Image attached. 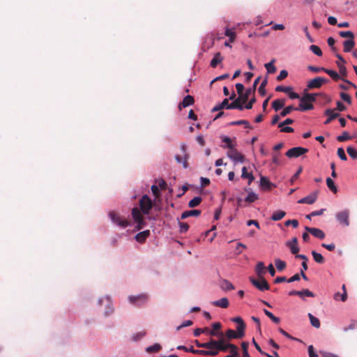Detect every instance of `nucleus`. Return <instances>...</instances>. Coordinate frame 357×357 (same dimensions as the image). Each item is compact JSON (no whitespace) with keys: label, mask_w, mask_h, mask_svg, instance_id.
I'll return each mask as SVG.
<instances>
[{"label":"nucleus","mask_w":357,"mask_h":357,"mask_svg":"<svg viewBox=\"0 0 357 357\" xmlns=\"http://www.w3.org/2000/svg\"><path fill=\"white\" fill-rule=\"evenodd\" d=\"M139 204L140 209H139L137 207L133 208L132 210V216L134 221L137 225V229L139 230V229H143L146 225V222L144 220V218H143V215H142L141 211L144 215L149 214V212L153 207V202L148 195H144L139 199Z\"/></svg>","instance_id":"f257e3e1"},{"label":"nucleus","mask_w":357,"mask_h":357,"mask_svg":"<svg viewBox=\"0 0 357 357\" xmlns=\"http://www.w3.org/2000/svg\"><path fill=\"white\" fill-rule=\"evenodd\" d=\"M231 343L227 342L223 336L220 337L218 340L212 338L211 349L216 351L215 356H217L220 351H227L231 347Z\"/></svg>","instance_id":"f03ea898"},{"label":"nucleus","mask_w":357,"mask_h":357,"mask_svg":"<svg viewBox=\"0 0 357 357\" xmlns=\"http://www.w3.org/2000/svg\"><path fill=\"white\" fill-rule=\"evenodd\" d=\"M109 216L113 223L122 228H126L130 225V222L126 218L120 215L119 213H117L115 211H110Z\"/></svg>","instance_id":"7ed1b4c3"},{"label":"nucleus","mask_w":357,"mask_h":357,"mask_svg":"<svg viewBox=\"0 0 357 357\" xmlns=\"http://www.w3.org/2000/svg\"><path fill=\"white\" fill-rule=\"evenodd\" d=\"M250 282L259 290L265 291L269 289V284L264 278H259V280L254 278H250Z\"/></svg>","instance_id":"20e7f679"},{"label":"nucleus","mask_w":357,"mask_h":357,"mask_svg":"<svg viewBox=\"0 0 357 357\" xmlns=\"http://www.w3.org/2000/svg\"><path fill=\"white\" fill-rule=\"evenodd\" d=\"M308 152V149L300 146L294 147L289 149L285 155L288 158H298Z\"/></svg>","instance_id":"39448f33"},{"label":"nucleus","mask_w":357,"mask_h":357,"mask_svg":"<svg viewBox=\"0 0 357 357\" xmlns=\"http://www.w3.org/2000/svg\"><path fill=\"white\" fill-rule=\"evenodd\" d=\"M231 321L237 324L236 332L237 333V335H238V337L243 338L245 335V329L246 327L244 321L240 317H234L231 319Z\"/></svg>","instance_id":"423d86ee"},{"label":"nucleus","mask_w":357,"mask_h":357,"mask_svg":"<svg viewBox=\"0 0 357 357\" xmlns=\"http://www.w3.org/2000/svg\"><path fill=\"white\" fill-rule=\"evenodd\" d=\"M349 211L348 209H345L342 211L336 214V218L338 222L344 225L349 226Z\"/></svg>","instance_id":"0eeeda50"},{"label":"nucleus","mask_w":357,"mask_h":357,"mask_svg":"<svg viewBox=\"0 0 357 357\" xmlns=\"http://www.w3.org/2000/svg\"><path fill=\"white\" fill-rule=\"evenodd\" d=\"M328 80L326 78L317 77L312 80H310L307 86L310 89H319L320 88L324 83L327 82Z\"/></svg>","instance_id":"6e6552de"},{"label":"nucleus","mask_w":357,"mask_h":357,"mask_svg":"<svg viewBox=\"0 0 357 357\" xmlns=\"http://www.w3.org/2000/svg\"><path fill=\"white\" fill-rule=\"evenodd\" d=\"M227 156L235 162H243L245 160V156L235 149H231V150H229L227 152Z\"/></svg>","instance_id":"1a4fd4ad"},{"label":"nucleus","mask_w":357,"mask_h":357,"mask_svg":"<svg viewBox=\"0 0 357 357\" xmlns=\"http://www.w3.org/2000/svg\"><path fill=\"white\" fill-rule=\"evenodd\" d=\"M148 296L145 294H143L135 296H130L129 301L130 303L136 305L140 306L146 303L148 301Z\"/></svg>","instance_id":"9d476101"},{"label":"nucleus","mask_w":357,"mask_h":357,"mask_svg":"<svg viewBox=\"0 0 357 357\" xmlns=\"http://www.w3.org/2000/svg\"><path fill=\"white\" fill-rule=\"evenodd\" d=\"M245 102H243V96H238L237 98L234 100V102L229 104L227 106V109H237L238 110H243L244 109L243 104Z\"/></svg>","instance_id":"9b49d317"},{"label":"nucleus","mask_w":357,"mask_h":357,"mask_svg":"<svg viewBox=\"0 0 357 357\" xmlns=\"http://www.w3.org/2000/svg\"><path fill=\"white\" fill-rule=\"evenodd\" d=\"M336 64L339 68V71H340V79L342 80H343L344 82H345L347 84L352 86L354 88H356V86L353 84L352 82H351L350 81L347 80V79H345L344 77L347 76V68L346 67L344 66V64L342 63H340V62L338 61H336Z\"/></svg>","instance_id":"f8f14e48"},{"label":"nucleus","mask_w":357,"mask_h":357,"mask_svg":"<svg viewBox=\"0 0 357 357\" xmlns=\"http://www.w3.org/2000/svg\"><path fill=\"white\" fill-rule=\"evenodd\" d=\"M318 197V192H314L309 195L299 199L298 203L299 204H312L315 202Z\"/></svg>","instance_id":"ddd939ff"},{"label":"nucleus","mask_w":357,"mask_h":357,"mask_svg":"<svg viewBox=\"0 0 357 357\" xmlns=\"http://www.w3.org/2000/svg\"><path fill=\"white\" fill-rule=\"evenodd\" d=\"M260 80V77H258L254 82L253 86L252 88L248 89L244 93L243 97V102H247L250 96L254 95L256 91L257 86Z\"/></svg>","instance_id":"4468645a"},{"label":"nucleus","mask_w":357,"mask_h":357,"mask_svg":"<svg viewBox=\"0 0 357 357\" xmlns=\"http://www.w3.org/2000/svg\"><path fill=\"white\" fill-rule=\"evenodd\" d=\"M305 229L314 237H317L319 239H324L325 238L324 232L320 229L309 227H305Z\"/></svg>","instance_id":"2eb2a0df"},{"label":"nucleus","mask_w":357,"mask_h":357,"mask_svg":"<svg viewBox=\"0 0 357 357\" xmlns=\"http://www.w3.org/2000/svg\"><path fill=\"white\" fill-rule=\"evenodd\" d=\"M222 327V324L220 322H215L212 324V330L208 332V334L211 336H217L222 337L223 336V333L221 332H217V331L220 330Z\"/></svg>","instance_id":"dca6fc26"},{"label":"nucleus","mask_w":357,"mask_h":357,"mask_svg":"<svg viewBox=\"0 0 357 357\" xmlns=\"http://www.w3.org/2000/svg\"><path fill=\"white\" fill-rule=\"evenodd\" d=\"M325 115L328 116V119L324 122V124L327 125L330 123L333 119H336L340 116L339 113H336L334 112V109H327L325 112Z\"/></svg>","instance_id":"f3484780"},{"label":"nucleus","mask_w":357,"mask_h":357,"mask_svg":"<svg viewBox=\"0 0 357 357\" xmlns=\"http://www.w3.org/2000/svg\"><path fill=\"white\" fill-rule=\"evenodd\" d=\"M194 98L190 95H188L185 97H184L182 102H180L178 105V109L181 110L182 107H186L190 105H192L194 104Z\"/></svg>","instance_id":"a211bd4d"},{"label":"nucleus","mask_w":357,"mask_h":357,"mask_svg":"<svg viewBox=\"0 0 357 357\" xmlns=\"http://www.w3.org/2000/svg\"><path fill=\"white\" fill-rule=\"evenodd\" d=\"M223 61V56H222L220 52H217L215 54L213 58L210 62L211 67L215 68L220 63Z\"/></svg>","instance_id":"6ab92c4d"},{"label":"nucleus","mask_w":357,"mask_h":357,"mask_svg":"<svg viewBox=\"0 0 357 357\" xmlns=\"http://www.w3.org/2000/svg\"><path fill=\"white\" fill-rule=\"evenodd\" d=\"M214 306L227 308L229 306V301L227 298H222L220 300L215 301L212 303Z\"/></svg>","instance_id":"aec40b11"},{"label":"nucleus","mask_w":357,"mask_h":357,"mask_svg":"<svg viewBox=\"0 0 357 357\" xmlns=\"http://www.w3.org/2000/svg\"><path fill=\"white\" fill-rule=\"evenodd\" d=\"M223 337L225 338L226 340H231L232 339H241V337H238V335H237V333L232 330V329H228L225 334V336Z\"/></svg>","instance_id":"412c9836"},{"label":"nucleus","mask_w":357,"mask_h":357,"mask_svg":"<svg viewBox=\"0 0 357 357\" xmlns=\"http://www.w3.org/2000/svg\"><path fill=\"white\" fill-rule=\"evenodd\" d=\"M201 214V211L197 209L185 211H184L181 216V219H185L190 216H199Z\"/></svg>","instance_id":"4be33fe9"},{"label":"nucleus","mask_w":357,"mask_h":357,"mask_svg":"<svg viewBox=\"0 0 357 357\" xmlns=\"http://www.w3.org/2000/svg\"><path fill=\"white\" fill-rule=\"evenodd\" d=\"M150 235V231L149 230H145L142 232L138 233L135 236V239L139 243H144L146 238Z\"/></svg>","instance_id":"5701e85b"},{"label":"nucleus","mask_w":357,"mask_h":357,"mask_svg":"<svg viewBox=\"0 0 357 357\" xmlns=\"http://www.w3.org/2000/svg\"><path fill=\"white\" fill-rule=\"evenodd\" d=\"M255 272L259 277V278H264L263 275L265 274V266L263 262L259 261L257 263L256 268H255Z\"/></svg>","instance_id":"b1692460"},{"label":"nucleus","mask_w":357,"mask_h":357,"mask_svg":"<svg viewBox=\"0 0 357 357\" xmlns=\"http://www.w3.org/2000/svg\"><path fill=\"white\" fill-rule=\"evenodd\" d=\"M317 93H305L304 96L301 98V102H313L316 100V98L317 96Z\"/></svg>","instance_id":"393cba45"},{"label":"nucleus","mask_w":357,"mask_h":357,"mask_svg":"<svg viewBox=\"0 0 357 357\" xmlns=\"http://www.w3.org/2000/svg\"><path fill=\"white\" fill-rule=\"evenodd\" d=\"M355 45L354 38L345 40L343 43L344 52H349Z\"/></svg>","instance_id":"a878e982"},{"label":"nucleus","mask_w":357,"mask_h":357,"mask_svg":"<svg viewBox=\"0 0 357 357\" xmlns=\"http://www.w3.org/2000/svg\"><path fill=\"white\" fill-rule=\"evenodd\" d=\"M284 105L285 100L284 99H276L272 102V107L276 112L282 109Z\"/></svg>","instance_id":"bb28decb"},{"label":"nucleus","mask_w":357,"mask_h":357,"mask_svg":"<svg viewBox=\"0 0 357 357\" xmlns=\"http://www.w3.org/2000/svg\"><path fill=\"white\" fill-rule=\"evenodd\" d=\"M313 108H314V106L311 102L300 101V104H299V106L297 109L299 111L304 112V111L312 109Z\"/></svg>","instance_id":"cd10ccee"},{"label":"nucleus","mask_w":357,"mask_h":357,"mask_svg":"<svg viewBox=\"0 0 357 357\" xmlns=\"http://www.w3.org/2000/svg\"><path fill=\"white\" fill-rule=\"evenodd\" d=\"M241 177L243 178H248L249 180V181H248L249 185L252 182V181L255 178L252 174L248 172V169H247L246 167H243L242 168Z\"/></svg>","instance_id":"c85d7f7f"},{"label":"nucleus","mask_w":357,"mask_h":357,"mask_svg":"<svg viewBox=\"0 0 357 357\" xmlns=\"http://www.w3.org/2000/svg\"><path fill=\"white\" fill-rule=\"evenodd\" d=\"M260 185L264 189H271L273 183L265 176H261Z\"/></svg>","instance_id":"c756f323"},{"label":"nucleus","mask_w":357,"mask_h":357,"mask_svg":"<svg viewBox=\"0 0 357 357\" xmlns=\"http://www.w3.org/2000/svg\"><path fill=\"white\" fill-rule=\"evenodd\" d=\"M286 215V213L283 211H276L273 212L271 220L273 221H278L282 219Z\"/></svg>","instance_id":"7c9ffc66"},{"label":"nucleus","mask_w":357,"mask_h":357,"mask_svg":"<svg viewBox=\"0 0 357 357\" xmlns=\"http://www.w3.org/2000/svg\"><path fill=\"white\" fill-rule=\"evenodd\" d=\"M225 35L229 37V40L230 43H234L236 39V32L229 28H226L225 31Z\"/></svg>","instance_id":"2f4dec72"},{"label":"nucleus","mask_w":357,"mask_h":357,"mask_svg":"<svg viewBox=\"0 0 357 357\" xmlns=\"http://www.w3.org/2000/svg\"><path fill=\"white\" fill-rule=\"evenodd\" d=\"M215 353L216 351H214L213 349H206L204 350L198 349V351H197V354L210 356H215Z\"/></svg>","instance_id":"473e14b6"},{"label":"nucleus","mask_w":357,"mask_h":357,"mask_svg":"<svg viewBox=\"0 0 357 357\" xmlns=\"http://www.w3.org/2000/svg\"><path fill=\"white\" fill-rule=\"evenodd\" d=\"M220 287L222 289L225 291L234 289V285L227 280H224L221 282Z\"/></svg>","instance_id":"72a5a7b5"},{"label":"nucleus","mask_w":357,"mask_h":357,"mask_svg":"<svg viewBox=\"0 0 357 357\" xmlns=\"http://www.w3.org/2000/svg\"><path fill=\"white\" fill-rule=\"evenodd\" d=\"M221 139L222 142L226 144L224 148H228L229 149V150H231V149H234L235 144H233L231 139L229 137L222 136Z\"/></svg>","instance_id":"f704fd0d"},{"label":"nucleus","mask_w":357,"mask_h":357,"mask_svg":"<svg viewBox=\"0 0 357 357\" xmlns=\"http://www.w3.org/2000/svg\"><path fill=\"white\" fill-rule=\"evenodd\" d=\"M211 342L212 338H210L208 342L204 343L199 342L197 340H195V344L197 347L204 349H211Z\"/></svg>","instance_id":"c9c22d12"},{"label":"nucleus","mask_w":357,"mask_h":357,"mask_svg":"<svg viewBox=\"0 0 357 357\" xmlns=\"http://www.w3.org/2000/svg\"><path fill=\"white\" fill-rule=\"evenodd\" d=\"M326 185L328 186V188L333 192V193H337V188L334 183V181H333L332 178H331L330 177H328L326 178Z\"/></svg>","instance_id":"e433bc0d"},{"label":"nucleus","mask_w":357,"mask_h":357,"mask_svg":"<svg viewBox=\"0 0 357 357\" xmlns=\"http://www.w3.org/2000/svg\"><path fill=\"white\" fill-rule=\"evenodd\" d=\"M308 317H309L310 324H312V326L316 328H319L321 326L319 319L314 317L311 313L308 314Z\"/></svg>","instance_id":"4c0bfd02"},{"label":"nucleus","mask_w":357,"mask_h":357,"mask_svg":"<svg viewBox=\"0 0 357 357\" xmlns=\"http://www.w3.org/2000/svg\"><path fill=\"white\" fill-rule=\"evenodd\" d=\"M227 106H228V99L225 98L222 100V102L215 106L213 109H212V112H217V111H220L224 108H226L227 109Z\"/></svg>","instance_id":"58836bf2"},{"label":"nucleus","mask_w":357,"mask_h":357,"mask_svg":"<svg viewBox=\"0 0 357 357\" xmlns=\"http://www.w3.org/2000/svg\"><path fill=\"white\" fill-rule=\"evenodd\" d=\"M275 59L264 65L268 73L273 74L276 71V67L274 66Z\"/></svg>","instance_id":"ea45409f"},{"label":"nucleus","mask_w":357,"mask_h":357,"mask_svg":"<svg viewBox=\"0 0 357 357\" xmlns=\"http://www.w3.org/2000/svg\"><path fill=\"white\" fill-rule=\"evenodd\" d=\"M324 73L328 74L335 81L340 79V75L335 70L326 68Z\"/></svg>","instance_id":"a19ab883"},{"label":"nucleus","mask_w":357,"mask_h":357,"mask_svg":"<svg viewBox=\"0 0 357 357\" xmlns=\"http://www.w3.org/2000/svg\"><path fill=\"white\" fill-rule=\"evenodd\" d=\"M275 265L279 271H283L286 268V262L281 260L280 259H275Z\"/></svg>","instance_id":"79ce46f5"},{"label":"nucleus","mask_w":357,"mask_h":357,"mask_svg":"<svg viewBox=\"0 0 357 357\" xmlns=\"http://www.w3.org/2000/svg\"><path fill=\"white\" fill-rule=\"evenodd\" d=\"M312 255L314 258V260L319 263V264H324L325 260H324V257L320 254V253H318L315 251H312Z\"/></svg>","instance_id":"37998d69"},{"label":"nucleus","mask_w":357,"mask_h":357,"mask_svg":"<svg viewBox=\"0 0 357 357\" xmlns=\"http://www.w3.org/2000/svg\"><path fill=\"white\" fill-rule=\"evenodd\" d=\"M258 198V195L255 192H250L248 195L245 199V201L250 204L257 200Z\"/></svg>","instance_id":"c03bdc74"},{"label":"nucleus","mask_w":357,"mask_h":357,"mask_svg":"<svg viewBox=\"0 0 357 357\" xmlns=\"http://www.w3.org/2000/svg\"><path fill=\"white\" fill-rule=\"evenodd\" d=\"M202 197H195L192 199H191L188 203V206L190 208H194L199 205L202 202Z\"/></svg>","instance_id":"a18cd8bd"},{"label":"nucleus","mask_w":357,"mask_h":357,"mask_svg":"<svg viewBox=\"0 0 357 357\" xmlns=\"http://www.w3.org/2000/svg\"><path fill=\"white\" fill-rule=\"evenodd\" d=\"M162 347L160 344L155 343L152 346H150L146 349V351L149 353H156L161 349Z\"/></svg>","instance_id":"49530a36"},{"label":"nucleus","mask_w":357,"mask_h":357,"mask_svg":"<svg viewBox=\"0 0 357 357\" xmlns=\"http://www.w3.org/2000/svg\"><path fill=\"white\" fill-rule=\"evenodd\" d=\"M298 107H294L293 105H289L283 109V110L280 112V116L284 117L291 112L293 110H297Z\"/></svg>","instance_id":"de8ad7c7"},{"label":"nucleus","mask_w":357,"mask_h":357,"mask_svg":"<svg viewBox=\"0 0 357 357\" xmlns=\"http://www.w3.org/2000/svg\"><path fill=\"white\" fill-rule=\"evenodd\" d=\"M264 314L271 319L274 323L278 324L280 322V319L275 316L273 315V314L266 309H264Z\"/></svg>","instance_id":"09e8293b"},{"label":"nucleus","mask_w":357,"mask_h":357,"mask_svg":"<svg viewBox=\"0 0 357 357\" xmlns=\"http://www.w3.org/2000/svg\"><path fill=\"white\" fill-rule=\"evenodd\" d=\"M268 80L267 79H264L262 82L261 83V85L259 87L258 91L261 96H264L266 94V90L265 87L267 85Z\"/></svg>","instance_id":"8fccbe9b"},{"label":"nucleus","mask_w":357,"mask_h":357,"mask_svg":"<svg viewBox=\"0 0 357 357\" xmlns=\"http://www.w3.org/2000/svg\"><path fill=\"white\" fill-rule=\"evenodd\" d=\"M248 346L249 343L248 342H243L241 343V347L243 349V357H250L248 351Z\"/></svg>","instance_id":"3c124183"},{"label":"nucleus","mask_w":357,"mask_h":357,"mask_svg":"<svg viewBox=\"0 0 357 357\" xmlns=\"http://www.w3.org/2000/svg\"><path fill=\"white\" fill-rule=\"evenodd\" d=\"M310 50L317 56H321L322 55L321 50L315 45H312L310 46Z\"/></svg>","instance_id":"603ef678"},{"label":"nucleus","mask_w":357,"mask_h":357,"mask_svg":"<svg viewBox=\"0 0 357 357\" xmlns=\"http://www.w3.org/2000/svg\"><path fill=\"white\" fill-rule=\"evenodd\" d=\"M104 301H105L106 305L108 307V310H107L105 312V315L107 316V315H109L113 311V310H112V308L110 306V301L108 298H106L105 300L100 299V300H99L98 303H99V304H101V303H102Z\"/></svg>","instance_id":"864d4df0"},{"label":"nucleus","mask_w":357,"mask_h":357,"mask_svg":"<svg viewBox=\"0 0 357 357\" xmlns=\"http://www.w3.org/2000/svg\"><path fill=\"white\" fill-rule=\"evenodd\" d=\"M286 245L290 249L291 252L293 255H296L298 253L299 248L298 247L297 245L291 244L290 243H287Z\"/></svg>","instance_id":"5fc2aeb1"},{"label":"nucleus","mask_w":357,"mask_h":357,"mask_svg":"<svg viewBox=\"0 0 357 357\" xmlns=\"http://www.w3.org/2000/svg\"><path fill=\"white\" fill-rule=\"evenodd\" d=\"M347 151L351 158L353 159L357 158V150H356L354 148L349 146L347 149Z\"/></svg>","instance_id":"6e6d98bb"},{"label":"nucleus","mask_w":357,"mask_h":357,"mask_svg":"<svg viewBox=\"0 0 357 357\" xmlns=\"http://www.w3.org/2000/svg\"><path fill=\"white\" fill-rule=\"evenodd\" d=\"M339 35L342 38H349V39L354 38V34L350 31H340Z\"/></svg>","instance_id":"4d7b16f0"},{"label":"nucleus","mask_w":357,"mask_h":357,"mask_svg":"<svg viewBox=\"0 0 357 357\" xmlns=\"http://www.w3.org/2000/svg\"><path fill=\"white\" fill-rule=\"evenodd\" d=\"M351 137L349 136L347 132H343V133L337 137V141L339 142H344L348 139H350Z\"/></svg>","instance_id":"13d9d810"},{"label":"nucleus","mask_w":357,"mask_h":357,"mask_svg":"<svg viewBox=\"0 0 357 357\" xmlns=\"http://www.w3.org/2000/svg\"><path fill=\"white\" fill-rule=\"evenodd\" d=\"M337 154L342 160H347V157L345 154V152H344V150L343 148H338L337 151Z\"/></svg>","instance_id":"bf43d9fd"},{"label":"nucleus","mask_w":357,"mask_h":357,"mask_svg":"<svg viewBox=\"0 0 357 357\" xmlns=\"http://www.w3.org/2000/svg\"><path fill=\"white\" fill-rule=\"evenodd\" d=\"M229 351H230V353H231L230 356H231L237 357L239 355L238 349L234 344H231V347H230Z\"/></svg>","instance_id":"052dcab7"},{"label":"nucleus","mask_w":357,"mask_h":357,"mask_svg":"<svg viewBox=\"0 0 357 357\" xmlns=\"http://www.w3.org/2000/svg\"><path fill=\"white\" fill-rule=\"evenodd\" d=\"M340 97L347 103H348L349 105L351 104V98L348 93L341 92Z\"/></svg>","instance_id":"680f3d73"},{"label":"nucleus","mask_w":357,"mask_h":357,"mask_svg":"<svg viewBox=\"0 0 357 357\" xmlns=\"http://www.w3.org/2000/svg\"><path fill=\"white\" fill-rule=\"evenodd\" d=\"M291 87L289 86H278L275 88V91L278 92H284V93H289L290 91H291Z\"/></svg>","instance_id":"e2e57ef3"},{"label":"nucleus","mask_w":357,"mask_h":357,"mask_svg":"<svg viewBox=\"0 0 357 357\" xmlns=\"http://www.w3.org/2000/svg\"><path fill=\"white\" fill-rule=\"evenodd\" d=\"M233 126H240V125H245V128H250V124L248 121L245 120H239L236 121H233L230 123Z\"/></svg>","instance_id":"0e129e2a"},{"label":"nucleus","mask_w":357,"mask_h":357,"mask_svg":"<svg viewBox=\"0 0 357 357\" xmlns=\"http://www.w3.org/2000/svg\"><path fill=\"white\" fill-rule=\"evenodd\" d=\"M284 225L287 227L292 225L294 228H296L298 226V221L296 219L288 220L285 221Z\"/></svg>","instance_id":"69168bd1"},{"label":"nucleus","mask_w":357,"mask_h":357,"mask_svg":"<svg viewBox=\"0 0 357 357\" xmlns=\"http://www.w3.org/2000/svg\"><path fill=\"white\" fill-rule=\"evenodd\" d=\"M178 225L180 227V232L181 233H185L189 229V225L186 222H179Z\"/></svg>","instance_id":"338daca9"},{"label":"nucleus","mask_w":357,"mask_h":357,"mask_svg":"<svg viewBox=\"0 0 357 357\" xmlns=\"http://www.w3.org/2000/svg\"><path fill=\"white\" fill-rule=\"evenodd\" d=\"M288 76V72L286 70H282L277 77L278 81H282Z\"/></svg>","instance_id":"774afa93"}]
</instances>
